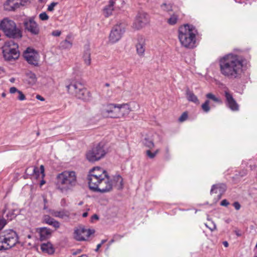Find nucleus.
<instances>
[{
  "mask_svg": "<svg viewBox=\"0 0 257 257\" xmlns=\"http://www.w3.org/2000/svg\"><path fill=\"white\" fill-rule=\"evenodd\" d=\"M88 185L90 190L102 193L109 192L114 186L118 190L123 188V179L119 175H115L111 180L107 172L100 167L91 169L88 176Z\"/></svg>",
  "mask_w": 257,
  "mask_h": 257,
  "instance_id": "obj_1",
  "label": "nucleus"
},
{
  "mask_svg": "<svg viewBox=\"0 0 257 257\" xmlns=\"http://www.w3.org/2000/svg\"><path fill=\"white\" fill-rule=\"evenodd\" d=\"M244 59L240 56L228 54L219 60V70L224 77L231 79H238L243 73Z\"/></svg>",
  "mask_w": 257,
  "mask_h": 257,
  "instance_id": "obj_2",
  "label": "nucleus"
},
{
  "mask_svg": "<svg viewBox=\"0 0 257 257\" xmlns=\"http://www.w3.org/2000/svg\"><path fill=\"white\" fill-rule=\"evenodd\" d=\"M56 187L62 193L72 191L78 184L76 173L74 171L66 170L57 174Z\"/></svg>",
  "mask_w": 257,
  "mask_h": 257,
  "instance_id": "obj_3",
  "label": "nucleus"
},
{
  "mask_svg": "<svg viewBox=\"0 0 257 257\" xmlns=\"http://www.w3.org/2000/svg\"><path fill=\"white\" fill-rule=\"evenodd\" d=\"M197 30L191 25L185 24L179 27L178 38L182 46L192 49L195 47Z\"/></svg>",
  "mask_w": 257,
  "mask_h": 257,
  "instance_id": "obj_4",
  "label": "nucleus"
},
{
  "mask_svg": "<svg viewBox=\"0 0 257 257\" xmlns=\"http://www.w3.org/2000/svg\"><path fill=\"white\" fill-rule=\"evenodd\" d=\"M0 29L10 38L20 39L23 36L22 30L17 27L14 21L9 18H4L0 22Z\"/></svg>",
  "mask_w": 257,
  "mask_h": 257,
  "instance_id": "obj_5",
  "label": "nucleus"
},
{
  "mask_svg": "<svg viewBox=\"0 0 257 257\" xmlns=\"http://www.w3.org/2000/svg\"><path fill=\"white\" fill-rule=\"evenodd\" d=\"M67 92L78 99L87 101L90 100V93L80 82H74L66 84Z\"/></svg>",
  "mask_w": 257,
  "mask_h": 257,
  "instance_id": "obj_6",
  "label": "nucleus"
},
{
  "mask_svg": "<svg viewBox=\"0 0 257 257\" xmlns=\"http://www.w3.org/2000/svg\"><path fill=\"white\" fill-rule=\"evenodd\" d=\"M18 242L19 237L16 231L12 229L6 230L0 234V250L9 249Z\"/></svg>",
  "mask_w": 257,
  "mask_h": 257,
  "instance_id": "obj_7",
  "label": "nucleus"
},
{
  "mask_svg": "<svg viewBox=\"0 0 257 257\" xmlns=\"http://www.w3.org/2000/svg\"><path fill=\"white\" fill-rule=\"evenodd\" d=\"M18 48V44L14 40L6 42L3 50L5 59L10 61L17 59L19 56Z\"/></svg>",
  "mask_w": 257,
  "mask_h": 257,
  "instance_id": "obj_8",
  "label": "nucleus"
},
{
  "mask_svg": "<svg viewBox=\"0 0 257 257\" xmlns=\"http://www.w3.org/2000/svg\"><path fill=\"white\" fill-rule=\"evenodd\" d=\"M126 24L124 22H118L110 31L109 36V42L114 44L118 42L125 32Z\"/></svg>",
  "mask_w": 257,
  "mask_h": 257,
  "instance_id": "obj_9",
  "label": "nucleus"
},
{
  "mask_svg": "<svg viewBox=\"0 0 257 257\" xmlns=\"http://www.w3.org/2000/svg\"><path fill=\"white\" fill-rule=\"evenodd\" d=\"M105 154V152L103 146L99 144L88 151L86 154V157L89 162H93L99 160L104 156Z\"/></svg>",
  "mask_w": 257,
  "mask_h": 257,
  "instance_id": "obj_10",
  "label": "nucleus"
},
{
  "mask_svg": "<svg viewBox=\"0 0 257 257\" xmlns=\"http://www.w3.org/2000/svg\"><path fill=\"white\" fill-rule=\"evenodd\" d=\"M23 26L25 32L30 33L32 35L36 36L40 34V27L35 21V17H30L24 19Z\"/></svg>",
  "mask_w": 257,
  "mask_h": 257,
  "instance_id": "obj_11",
  "label": "nucleus"
},
{
  "mask_svg": "<svg viewBox=\"0 0 257 257\" xmlns=\"http://www.w3.org/2000/svg\"><path fill=\"white\" fill-rule=\"evenodd\" d=\"M23 56L29 64L34 66H39V55L34 49L28 48L24 52Z\"/></svg>",
  "mask_w": 257,
  "mask_h": 257,
  "instance_id": "obj_12",
  "label": "nucleus"
},
{
  "mask_svg": "<svg viewBox=\"0 0 257 257\" xmlns=\"http://www.w3.org/2000/svg\"><path fill=\"white\" fill-rule=\"evenodd\" d=\"M149 19L147 13L141 12H139L133 23V28L137 30H140L149 23Z\"/></svg>",
  "mask_w": 257,
  "mask_h": 257,
  "instance_id": "obj_13",
  "label": "nucleus"
},
{
  "mask_svg": "<svg viewBox=\"0 0 257 257\" xmlns=\"http://www.w3.org/2000/svg\"><path fill=\"white\" fill-rule=\"evenodd\" d=\"M94 233V230L86 229L84 227H80L75 230L74 238L78 241L85 240L86 238L89 237L91 234Z\"/></svg>",
  "mask_w": 257,
  "mask_h": 257,
  "instance_id": "obj_14",
  "label": "nucleus"
},
{
  "mask_svg": "<svg viewBox=\"0 0 257 257\" xmlns=\"http://www.w3.org/2000/svg\"><path fill=\"white\" fill-rule=\"evenodd\" d=\"M118 104L110 103L104 106L102 113L112 118H119Z\"/></svg>",
  "mask_w": 257,
  "mask_h": 257,
  "instance_id": "obj_15",
  "label": "nucleus"
},
{
  "mask_svg": "<svg viewBox=\"0 0 257 257\" xmlns=\"http://www.w3.org/2000/svg\"><path fill=\"white\" fill-rule=\"evenodd\" d=\"M224 95L227 102V106L232 111H237L239 110V105L233 98L231 93L227 91H225Z\"/></svg>",
  "mask_w": 257,
  "mask_h": 257,
  "instance_id": "obj_16",
  "label": "nucleus"
},
{
  "mask_svg": "<svg viewBox=\"0 0 257 257\" xmlns=\"http://www.w3.org/2000/svg\"><path fill=\"white\" fill-rule=\"evenodd\" d=\"M29 0H7L5 7L6 9L9 11H15L16 9L19 8L20 5L24 4Z\"/></svg>",
  "mask_w": 257,
  "mask_h": 257,
  "instance_id": "obj_17",
  "label": "nucleus"
},
{
  "mask_svg": "<svg viewBox=\"0 0 257 257\" xmlns=\"http://www.w3.org/2000/svg\"><path fill=\"white\" fill-rule=\"evenodd\" d=\"M49 212L52 216L61 219L69 218L70 217L69 211L65 209L60 210H50Z\"/></svg>",
  "mask_w": 257,
  "mask_h": 257,
  "instance_id": "obj_18",
  "label": "nucleus"
},
{
  "mask_svg": "<svg viewBox=\"0 0 257 257\" xmlns=\"http://www.w3.org/2000/svg\"><path fill=\"white\" fill-rule=\"evenodd\" d=\"M137 54L141 57L144 56L146 50V43L144 38L141 37L138 39L136 45Z\"/></svg>",
  "mask_w": 257,
  "mask_h": 257,
  "instance_id": "obj_19",
  "label": "nucleus"
},
{
  "mask_svg": "<svg viewBox=\"0 0 257 257\" xmlns=\"http://www.w3.org/2000/svg\"><path fill=\"white\" fill-rule=\"evenodd\" d=\"M118 108L119 109V118L127 115L130 112L132 111V109L127 103L118 104Z\"/></svg>",
  "mask_w": 257,
  "mask_h": 257,
  "instance_id": "obj_20",
  "label": "nucleus"
},
{
  "mask_svg": "<svg viewBox=\"0 0 257 257\" xmlns=\"http://www.w3.org/2000/svg\"><path fill=\"white\" fill-rule=\"evenodd\" d=\"M38 230L40 234V239L41 241L49 238L52 233L51 229L47 227H41L38 229Z\"/></svg>",
  "mask_w": 257,
  "mask_h": 257,
  "instance_id": "obj_21",
  "label": "nucleus"
},
{
  "mask_svg": "<svg viewBox=\"0 0 257 257\" xmlns=\"http://www.w3.org/2000/svg\"><path fill=\"white\" fill-rule=\"evenodd\" d=\"M41 249L43 252L49 254H53L54 252V249L53 245L49 242L42 243L41 245Z\"/></svg>",
  "mask_w": 257,
  "mask_h": 257,
  "instance_id": "obj_22",
  "label": "nucleus"
},
{
  "mask_svg": "<svg viewBox=\"0 0 257 257\" xmlns=\"http://www.w3.org/2000/svg\"><path fill=\"white\" fill-rule=\"evenodd\" d=\"M186 96L187 99L189 101L193 102L197 104L199 103L197 97L194 94V93L192 91H190L188 88L186 90Z\"/></svg>",
  "mask_w": 257,
  "mask_h": 257,
  "instance_id": "obj_23",
  "label": "nucleus"
},
{
  "mask_svg": "<svg viewBox=\"0 0 257 257\" xmlns=\"http://www.w3.org/2000/svg\"><path fill=\"white\" fill-rule=\"evenodd\" d=\"M83 58L84 63L86 65L89 66L91 64V54L89 49H87L84 52Z\"/></svg>",
  "mask_w": 257,
  "mask_h": 257,
  "instance_id": "obj_24",
  "label": "nucleus"
},
{
  "mask_svg": "<svg viewBox=\"0 0 257 257\" xmlns=\"http://www.w3.org/2000/svg\"><path fill=\"white\" fill-rule=\"evenodd\" d=\"M72 46V43L66 39L60 43V47L62 49H70Z\"/></svg>",
  "mask_w": 257,
  "mask_h": 257,
  "instance_id": "obj_25",
  "label": "nucleus"
},
{
  "mask_svg": "<svg viewBox=\"0 0 257 257\" xmlns=\"http://www.w3.org/2000/svg\"><path fill=\"white\" fill-rule=\"evenodd\" d=\"M179 16L176 14H173L167 20V23L170 25H174L177 24Z\"/></svg>",
  "mask_w": 257,
  "mask_h": 257,
  "instance_id": "obj_26",
  "label": "nucleus"
},
{
  "mask_svg": "<svg viewBox=\"0 0 257 257\" xmlns=\"http://www.w3.org/2000/svg\"><path fill=\"white\" fill-rule=\"evenodd\" d=\"M27 78L29 79V83L34 84L37 81V77L35 73L31 71H29L26 74Z\"/></svg>",
  "mask_w": 257,
  "mask_h": 257,
  "instance_id": "obj_27",
  "label": "nucleus"
},
{
  "mask_svg": "<svg viewBox=\"0 0 257 257\" xmlns=\"http://www.w3.org/2000/svg\"><path fill=\"white\" fill-rule=\"evenodd\" d=\"M206 97L209 99H211L215 102L217 103H221V100L218 97H216L215 95L212 93H208L206 94Z\"/></svg>",
  "mask_w": 257,
  "mask_h": 257,
  "instance_id": "obj_28",
  "label": "nucleus"
},
{
  "mask_svg": "<svg viewBox=\"0 0 257 257\" xmlns=\"http://www.w3.org/2000/svg\"><path fill=\"white\" fill-rule=\"evenodd\" d=\"M225 187V186L223 184H218L213 185L212 186V188H211V189L210 191V193L211 194L213 193H217V189H224Z\"/></svg>",
  "mask_w": 257,
  "mask_h": 257,
  "instance_id": "obj_29",
  "label": "nucleus"
},
{
  "mask_svg": "<svg viewBox=\"0 0 257 257\" xmlns=\"http://www.w3.org/2000/svg\"><path fill=\"white\" fill-rule=\"evenodd\" d=\"M113 11V8L107 6L103 9V14L105 17H108L111 15Z\"/></svg>",
  "mask_w": 257,
  "mask_h": 257,
  "instance_id": "obj_30",
  "label": "nucleus"
},
{
  "mask_svg": "<svg viewBox=\"0 0 257 257\" xmlns=\"http://www.w3.org/2000/svg\"><path fill=\"white\" fill-rule=\"evenodd\" d=\"M143 143L146 147L149 148V149H153L155 146L153 141L148 138H145Z\"/></svg>",
  "mask_w": 257,
  "mask_h": 257,
  "instance_id": "obj_31",
  "label": "nucleus"
},
{
  "mask_svg": "<svg viewBox=\"0 0 257 257\" xmlns=\"http://www.w3.org/2000/svg\"><path fill=\"white\" fill-rule=\"evenodd\" d=\"M209 103H210L209 100H206L204 102V103H203L201 105L202 109L205 112H208L210 110V107L209 106Z\"/></svg>",
  "mask_w": 257,
  "mask_h": 257,
  "instance_id": "obj_32",
  "label": "nucleus"
},
{
  "mask_svg": "<svg viewBox=\"0 0 257 257\" xmlns=\"http://www.w3.org/2000/svg\"><path fill=\"white\" fill-rule=\"evenodd\" d=\"M161 8L164 11L170 12L172 11V6L171 4L164 3L161 5Z\"/></svg>",
  "mask_w": 257,
  "mask_h": 257,
  "instance_id": "obj_33",
  "label": "nucleus"
},
{
  "mask_svg": "<svg viewBox=\"0 0 257 257\" xmlns=\"http://www.w3.org/2000/svg\"><path fill=\"white\" fill-rule=\"evenodd\" d=\"M15 210H12L7 213L6 217L8 220H12L16 217L17 214L15 213Z\"/></svg>",
  "mask_w": 257,
  "mask_h": 257,
  "instance_id": "obj_34",
  "label": "nucleus"
},
{
  "mask_svg": "<svg viewBox=\"0 0 257 257\" xmlns=\"http://www.w3.org/2000/svg\"><path fill=\"white\" fill-rule=\"evenodd\" d=\"M54 218L51 217L49 215H44V222L49 225H50V224L54 220Z\"/></svg>",
  "mask_w": 257,
  "mask_h": 257,
  "instance_id": "obj_35",
  "label": "nucleus"
},
{
  "mask_svg": "<svg viewBox=\"0 0 257 257\" xmlns=\"http://www.w3.org/2000/svg\"><path fill=\"white\" fill-rule=\"evenodd\" d=\"M187 118L188 113L187 112H184L179 118L178 120L182 122L187 120Z\"/></svg>",
  "mask_w": 257,
  "mask_h": 257,
  "instance_id": "obj_36",
  "label": "nucleus"
},
{
  "mask_svg": "<svg viewBox=\"0 0 257 257\" xmlns=\"http://www.w3.org/2000/svg\"><path fill=\"white\" fill-rule=\"evenodd\" d=\"M39 18L40 20L42 21H46L48 20L49 19V16L45 12H43L41 13L39 16Z\"/></svg>",
  "mask_w": 257,
  "mask_h": 257,
  "instance_id": "obj_37",
  "label": "nucleus"
},
{
  "mask_svg": "<svg viewBox=\"0 0 257 257\" xmlns=\"http://www.w3.org/2000/svg\"><path fill=\"white\" fill-rule=\"evenodd\" d=\"M50 225L54 227L56 229L59 228L60 226V223L59 221L54 219V220L52 222Z\"/></svg>",
  "mask_w": 257,
  "mask_h": 257,
  "instance_id": "obj_38",
  "label": "nucleus"
},
{
  "mask_svg": "<svg viewBox=\"0 0 257 257\" xmlns=\"http://www.w3.org/2000/svg\"><path fill=\"white\" fill-rule=\"evenodd\" d=\"M7 220L3 217L0 218V230L2 229L7 224Z\"/></svg>",
  "mask_w": 257,
  "mask_h": 257,
  "instance_id": "obj_39",
  "label": "nucleus"
},
{
  "mask_svg": "<svg viewBox=\"0 0 257 257\" xmlns=\"http://www.w3.org/2000/svg\"><path fill=\"white\" fill-rule=\"evenodd\" d=\"M58 5V3L56 2H52L50 4V5L48 6L47 10L49 12L53 11L54 9V7Z\"/></svg>",
  "mask_w": 257,
  "mask_h": 257,
  "instance_id": "obj_40",
  "label": "nucleus"
},
{
  "mask_svg": "<svg viewBox=\"0 0 257 257\" xmlns=\"http://www.w3.org/2000/svg\"><path fill=\"white\" fill-rule=\"evenodd\" d=\"M147 156L150 159H153L156 157L155 153H152L150 150L146 151Z\"/></svg>",
  "mask_w": 257,
  "mask_h": 257,
  "instance_id": "obj_41",
  "label": "nucleus"
},
{
  "mask_svg": "<svg viewBox=\"0 0 257 257\" xmlns=\"http://www.w3.org/2000/svg\"><path fill=\"white\" fill-rule=\"evenodd\" d=\"M19 96L18 97V99L20 100H24L26 99L25 95L21 91H18Z\"/></svg>",
  "mask_w": 257,
  "mask_h": 257,
  "instance_id": "obj_42",
  "label": "nucleus"
},
{
  "mask_svg": "<svg viewBox=\"0 0 257 257\" xmlns=\"http://www.w3.org/2000/svg\"><path fill=\"white\" fill-rule=\"evenodd\" d=\"M61 34V32L59 30H55L52 32V35L55 37L59 36Z\"/></svg>",
  "mask_w": 257,
  "mask_h": 257,
  "instance_id": "obj_43",
  "label": "nucleus"
},
{
  "mask_svg": "<svg viewBox=\"0 0 257 257\" xmlns=\"http://www.w3.org/2000/svg\"><path fill=\"white\" fill-rule=\"evenodd\" d=\"M82 252V249H77L75 250H73L72 252V254L73 255H76L77 254H78Z\"/></svg>",
  "mask_w": 257,
  "mask_h": 257,
  "instance_id": "obj_44",
  "label": "nucleus"
},
{
  "mask_svg": "<svg viewBox=\"0 0 257 257\" xmlns=\"http://www.w3.org/2000/svg\"><path fill=\"white\" fill-rule=\"evenodd\" d=\"M233 206L234 207L236 210H238L240 208V205L238 202H235L233 204Z\"/></svg>",
  "mask_w": 257,
  "mask_h": 257,
  "instance_id": "obj_45",
  "label": "nucleus"
},
{
  "mask_svg": "<svg viewBox=\"0 0 257 257\" xmlns=\"http://www.w3.org/2000/svg\"><path fill=\"white\" fill-rule=\"evenodd\" d=\"M19 90L15 87H12L10 89V92L12 94L15 93V92H18Z\"/></svg>",
  "mask_w": 257,
  "mask_h": 257,
  "instance_id": "obj_46",
  "label": "nucleus"
},
{
  "mask_svg": "<svg viewBox=\"0 0 257 257\" xmlns=\"http://www.w3.org/2000/svg\"><path fill=\"white\" fill-rule=\"evenodd\" d=\"M228 204H229V202L226 199H224V200H222V201L220 203V205L221 206H227Z\"/></svg>",
  "mask_w": 257,
  "mask_h": 257,
  "instance_id": "obj_47",
  "label": "nucleus"
},
{
  "mask_svg": "<svg viewBox=\"0 0 257 257\" xmlns=\"http://www.w3.org/2000/svg\"><path fill=\"white\" fill-rule=\"evenodd\" d=\"M44 171H45V169H44V166L43 165H41V166H40V171H41V173L42 174L43 178H44V177L45 176Z\"/></svg>",
  "mask_w": 257,
  "mask_h": 257,
  "instance_id": "obj_48",
  "label": "nucleus"
},
{
  "mask_svg": "<svg viewBox=\"0 0 257 257\" xmlns=\"http://www.w3.org/2000/svg\"><path fill=\"white\" fill-rule=\"evenodd\" d=\"M206 226L208 227L210 230L213 231L216 229V227L215 224L213 223L212 224V227H209L207 224H206Z\"/></svg>",
  "mask_w": 257,
  "mask_h": 257,
  "instance_id": "obj_49",
  "label": "nucleus"
},
{
  "mask_svg": "<svg viewBox=\"0 0 257 257\" xmlns=\"http://www.w3.org/2000/svg\"><path fill=\"white\" fill-rule=\"evenodd\" d=\"M116 0H109V7H111V8H113V6L115 4V2Z\"/></svg>",
  "mask_w": 257,
  "mask_h": 257,
  "instance_id": "obj_50",
  "label": "nucleus"
},
{
  "mask_svg": "<svg viewBox=\"0 0 257 257\" xmlns=\"http://www.w3.org/2000/svg\"><path fill=\"white\" fill-rule=\"evenodd\" d=\"M39 171L37 167H35L33 168V173L34 174L37 175L39 173Z\"/></svg>",
  "mask_w": 257,
  "mask_h": 257,
  "instance_id": "obj_51",
  "label": "nucleus"
},
{
  "mask_svg": "<svg viewBox=\"0 0 257 257\" xmlns=\"http://www.w3.org/2000/svg\"><path fill=\"white\" fill-rule=\"evenodd\" d=\"M36 97L37 99L40 100L41 101H44L45 100L44 98L40 95H37Z\"/></svg>",
  "mask_w": 257,
  "mask_h": 257,
  "instance_id": "obj_52",
  "label": "nucleus"
},
{
  "mask_svg": "<svg viewBox=\"0 0 257 257\" xmlns=\"http://www.w3.org/2000/svg\"><path fill=\"white\" fill-rule=\"evenodd\" d=\"M93 219H96V220H98V216L96 214H94L91 217V220H93Z\"/></svg>",
  "mask_w": 257,
  "mask_h": 257,
  "instance_id": "obj_53",
  "label": "nucleus"
},
{
  "mask_svg": "<svg viewBox=\"0 0 257 257\" xmlns=\"http://www.w3.org/2000/svg\"><path fill=\"white\" fill-rule=\"evenodd\" d=\"M101 246H102V245H101V244H99H99H98L97 245V246H96V249H95V251L96 252L98 251V250H99V248L101 247Z\"/></svg>",
  "mask_w": 257,
  "mask_h": 257,
  "instance_id": "obj_54",
  "label": "nucleus"
},
{
  "mask_svg": "<svg viewBox=\"0 0 257 257\" xmlns=\"http://www.w3.org/2000/svg\"><path fill=\"white\" fill-rule=\"evenodd\" d=\"M223 244L224 245V246L226 247H228V243L227 242V241H224L223 242Z\"/></svg>",
  "mask_w": 257,
  "mask_h": 257,
  "instance_id": "obj_55",
  "label": "nucleus"
},
{
  "mask_svg": "<svg viewBox=\"0 0 257 257\" xmlns=\"http://www.w3.org/2000/svg\"><path fill=\"white\" fill-rule=\"evenodd\" d=\"M106 241H107V239H103L101 241V242L99 244H101V245H102L103 243H104Z\"/></svg>",
  "mask_w": 257,
  "mask_h": 257,
  "instance_id": "obj_56",
  "label": "nucleus"
},
{
  "mask_svg": "<svg viewBox=\"0 0 257 257\" xmlns=\"http://www.w3.org/2000/svg\"><path fill=\"white\" fill-rule=\"evenodd\" d=\"M88 216V213L85 212H84L83 214H82V216L83 217H86Z\"/></svg>",
  "mask_w": 257,
  "mask_h": 257,
  "instance_id": "obj_57",
  "label": "nucleus"
},
{
  "mask_svg": "<svg viewBox=\"0 0 257 257\" xmlns=\"http://www.w3.org/2000/svg\"><path fill=\"white\" fill-rule=\"evenodd\" d=\"M7 211V207L5 206V208L2 210V213L3 214H4Z\"/></svg>",
  "mask_w": 257,
  "mask_h": 257,
  "instance_id": "obj_58",
  "label": "nucleus"
},
{
  "mask_svg": "<svg viewBox=\"0 0 257 257\" xmlns=\"http://www.w3.org/2000/svg\"><path fill=\"white\" fill-rule=\"evenodd\" d=\"M45 183V181L44 180H42L40 183V185L42 186L43 184H44Z\"/></svg>",
  "mask_w": 257,
  "mask_h": 257,
  "instance_id": "obj_59",
  "label": "nucleus"
},
{
  "mask_svg": "<svg viewBox=\"0 0 257 257\" xmlns=\"http://www.w3.org/2000/svg\"><path fill=\"white\" fill-rule=\"evenodd\" d=\"M117 237H122V236L119 235H115L114 236V238L116 239Z\"/></svg>",
  "mask_w": 257,
  "mask_h": 257,
  "instance_id": "obj_60",
  "label": "nucleus"
},
{
  "mask_svg": "<svg viewBox=\"0 0 257 257\" xmlns=\"http://www.w3.org/2000/svg\"><path fill=\"white\" fill-rule=\"evenodd\" d=\"M160 152V150L159 149H157V150H156V151L154 152L155 155H157V154Z\"/></svg>",
  "mask_w": 257,
  "mask_h": 257,
  "instance_id": "obj_61",
  "label": "nucleus"
},
{
  "mask_svg": "<svg viewBox=\"0 0 257 257\" xmlns=\"http://www.w3.org/2000/svg\"><path fill=\"white\" fill-rule=\"evenodd\" d=\"M78 257H87V255L86 254H82L81 255Z\"/></svg>",
  "mask_w": 257,
  "mask_h": 257,
  "instance_id": "obj_62",
  "label": "nucleus"
},
{
  "mask_svg": "<svg viewBox=\"0 0 257 257\" xmlns=\"http://www.w3.org/2000/svg\"><path fill=\"white\" fill-rule=\"evenodd\" d=\"M15 81V79L14 78H12L11 79H10V81L11 82H14Z\"/></svg>",
  "mask_w": 257,
  "mask_h": 257,
  "instance_id": "obj_63",
  "label": "nucleus"
},
{
  "mask_svg": "<svg viewBox=\"0 0 257 257\" xmlns=\"http://www.w3.org/2000/svg\"><path fill=\"white\" fill-rule=\"evenodd\" d=\"M105 86L106 87H109V86H110V84H109V83H106L105 84Z\"/></svg>",
  "mask_w": 257,
  "mask_h": 257,
  "instance_id": "obj_64",
  "label": "nucleus"
}]
</instances>
